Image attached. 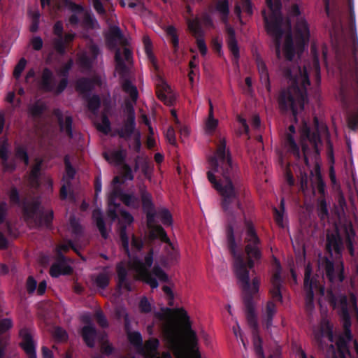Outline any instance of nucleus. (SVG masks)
Here are the masks:
<instances>
[{
	"instance_id": "nucleus-61",
	"label": "nucleus",
	"mask_w": 358,
	"mask_h": 358,
	"mask_svg": "<svg viewBox=\"0 0 358 358\" xmlns=\"http://www.w3.org/2000/svg\"><path fill=\"white\" fill-rule=\"evenodd\" d=\"M196 43L200 52L203 55H205L207 52V48L203 39L201 38H197Z\"/></svg>"
},
{
	"instance_id": "nucleus-36",
	"label": "nucleus",
	"mask_w": 358,
	"mask_h": 358,
	"mask_svg": "<svg viewBox=\"0 0 358 358\" xmlns=\"http://www.w3.org/2000/svg\"><path fill=\"white\" fill-rule=\"evenodd\" d=\"M42 161L39 159H36L35 160V164L33 166L31 173L29 176V181L31 185H35L37 184V178L38 176L41 165Z\"/></svg>"
},
{
	"instance_id": "nucleus-44",
	"label": "nucleus",
	"mask_w": 358,
	"mask_h": 358,
	"mask_svg": "<svg viewBox=\"0 0 358 358\" xmlns=\"http://www.w3.org/2000/svg\"><path fill=\"white\" fill-rule=\"evenodd\" d=\"M120 174L124 180H131L134 178V176L132 174L131 169L129 167V166L127 164H123V166L121 169Z\"/></svg>"
},
{
	"instance_id": "nucleus-4",
	"label": "nucleus",
	"mask_w": 358,
	"mask_h": 358,
	"mask_svg": "<svg viewBox=\"0 0 358 358\" xmlns=\"http://www.w3.org/2000/svg\"><path fill=\"white\" fill-rule=\"evenodd\" d=\"M328 299L344 320L345 334L334 340L332 326L327 320L321 322L320 325L314 329V338L316 343L322 348L328 347L326 358H348L350 357L347 342L351 339L349 327L351 316L358 317L356 296L351 294L349 298L341 294L335 295L332 292H328Z\"/></svg>"
},
{
	"instance_id": "nucleus-35",
	"label": "nucleus",
	"mask_w": 358,
	"mask_h": 358,
	"mask_svg": "<svg viewBox=\"0 0 358 358\" xmlns=\"http://www.w3.org/2000/svg\"><path fill=\"white\" fill-rule=\"evenodd\" d=\"M143 41L148 58L152 62L153 66L157 69L155 58L152 52V43L150 38L148 36H143Z\"/></svg>"
},
{
	"instance_id": "nucleus-55",
	"label": "nucleus",
	"mask_w": 358,
	"mask_h": 358,
	"mask_svg": "<svg viewBox=\"0 0 358 358\" xmlns=\"http://www.w3.org/2000/svg\"><path fill=\"white\" fill-rule=\"evenodd\" d=\"M178 129L180 135V138L182 139L187 138L189 134V129L187 126L181 124L180 123L178 124Z\"/></svg>"
},
{
	"instance_id": "nucleus-11",
	"label": "nucleus",
	"mask_w": 358,
	"mask_h": 358,
	"mask_svg": "<svg viewBox=\"0 0 358 358\" xmlns=\"http://www.w3.org/2000/svg\"><path fill=\"white\" fill-rule=\"evenodd\" d=\"M157 94L158 98L166 105H171L176 99L171 87L162 78H159L157 83Z\"/></svg>"
},
{
	"instance_id": "nucleus-13",
	"label": "nucleus",
	"mask_w": 358,
	"mask_h": 358,
	"mask_svg": "<svg viewBox=\"0 0 358 358\" xmlns=\"http://www.w3.org/2000/svg\"><path fill=\"white\" fill-rule=\"evenodd\" d=\"M326 271L329 280L332 282H341L344 278L343 265L341 262L334 265L332 262H326Z\"/></svg>"
},
{
	"instance_id": "nucleus-24",
	"label": "nucleus",
	"mask_w": 358,
	"mask_h": 358,
	"mask_svg": "<svg viewBox=\"0 0 358 358\" xmlns=\"http://www.w3.org/2000/svg\"><path fill=\"white\" fill-rule=\"evenodd\" d=\"M41 209L37 201L33 203H26L24 206V215L26 219L36 218L41 216Z\"/></svg>"
},
{
	"instance_id": "nucleus-45",
	"label": "nucleus",
	"mask_w": 358,
	"mask_h": 358,
	"mask_svg": "<svg viewBox=\"0 0 358 358\" xmlns=\"http://www.w3.org/2000/svg\"><path fill=\"white\" fill-rule=\"evenodd\" d=\"M152 274H153L160 281L166 282L168 280L167 275L159 266H155L153 268Z\"/></svg>"
},
{
	"instance_id": "nucleus-64",
	"label": "nucleus",
	"mask_w": 358,
	"mask_h": 358,
	"mask_svg": "<svg viewBox=\"0 0 358 358\" xmlns=\"http://www.w3.org/2000/svg\"><path fill=\"white\" fill-rule=\"evenodd\" d=\"M275 211V220L277 222V224L280 226L283 227V213L279 212L276 208H274Z\"/></svg>"
},
{
	"instance_id": "nucleus-7",
	"label": "nucleus",
	"mask_w": 358,
	"mask_h": 358,
	"mask_svg": "<svg viewBox=\"0 0 358 358\" xmlns=\"http://www.w3.org/2000/svg\"><path fill=\"white\" fill-rule=\"evenodd\" d=\"M321 144L320 138L317 133L310 134V131L306 124L301 129V146L303 152L304 159L307 166H310V161L315 166V173L310 171L313 180L317 183L319 191L324 192V185L321 179L320 167L318 164L319 152L318 146Z\"/></svg>"
},
{
	"instance_id": "nucleus-27",
	"label": "nucleus",
	"mask_w": 358,
	"mask_h": 358,
	"mask_svg": "<svg viewBox=\"0 0 358 358\" xmlns=\"http://www.w3.org/2000/svg\"><path fill=\"white\" fill-rule=\"evenodd\" d=\"M276 308L275 304L272 301H268L265 308L262 310V317L266 322L267 327L270 326L272 317L275 313Z\"/></svg>"
},
{
	"instance_id": "nucleus-51",
	"label": "nucleus",
	"mask_w": 358,
	"mask_h": 358,
	"mask_svg": "<svg viewBox=\"0 0 358 358\" xmlns=\"http://www.w3.org/2000/svg\"><path fill=\"white\" fill-rule=\"evenodd\" d=\"M166 31L168 35L171 36V41L174 47H177L178 45V38L176 35V29L173 27H168L166 29Z\"/></svg>"
},
{
	"instance_id": "nucleus-43",
	"label": "nucleus",
	"mask_w": 358,
	"mask_h": 358,
	"mask_svg": "<svg viewBox=\"0 0 358 358\" xmlns=\"http://www.w3.org/2000/svg\"><path fill=\"white\" fill-rule=\"evenodd\" d=\"M97 129L104 134H108L110 130V125L108 119L102 117L101 122L97 124Z\"/></svg>"
},
{
	"instance_id": "nucleus-52",
	"label": "nucleus",
	"mask_w": 358,
	"mask_h": 358,
	"mask_svg": "<svg viewBox=\"0 0 358 358\" xmlns=\"http://www.w3.org/2000/svg\"><path fill=\"white\" fill-rule=\"evenodd\" d=\"M53 336L59 341H64L67 338L66 332L59 327H56L54 329Z\"/></svg>"
},
{
	"instance_id": "nucleus-31",
	"label": "nucleus",
	"mask_w": 358,
	"mask_h": 358,
	"mask_svg": "<svg viewBox=\"0 0 358 358\" xmlns=\"http://www.w3.org/2000/svg\"><path fill=\"white\" fill-rule=\"evenodd\" d=\"M92 218L103 238L107 237V232L105 228L104 222L102 217V213L100 209H96L93 211Z\"/></svg>"
},
{
	"instance_id": "nucleus-26",
	"label": "nucleus",
	"mask_w": 358,
	"mask_h": 358,
	"mask_svg": "<svg viewBox=\"0 0 358 358\" xmlns=\"http://www.w3.org/2000/svg\"><path fill=\"white\" fill-rule=\"evenodd\" d=\"M327 248L330 253L333 252L337 254L340 253L341 240L337 234H327Z\"/></svg>"
},
{
	"instance_id": "nucleus-48",
	"label": "nucleus",
	"mask_w": 358,
	"mask_h": 358,
	"mask_svg": "<svg viewBox=\"0 0 358 358\" xmlns=\"http://www.w3.org/2000/svg\"><path fill=\"white\" fill-rule=\"evenodd\" d=\"M139 308L141 312L149 313L152 310V304L147 298L143 297L139 302Z\"/></svg>"
},
{
	"instance_id": "nucleus-14",
	"label": "nucleus",
	"mask_w": 358,
	"mask_h": 358,
	"mask_svg": "<svg viewBox=\"0 0 358 358\" xmlns=\"http://www.w3.org/2000/svg\"><path fill=\"white\" fill-rule=\"evenodd\" d=\"M159 341L153 338L147 341L143 348V352L145 358H171L169 352H164L162 356L157 352Z\"/></svg>"
},
{
	"instance_id": "nucleus-57",
	"label": "nucleus",
	"mask_w": 358,
	"mask_h": 358,
	"mask_svg": "<svg viewBox=\"0 0 358 358\" xmlns=\"http://www.w3.org/2000/svg\"><path fill=\"white\" fill-rule=\"evenodd\" d=\"M189 30L194 34L199 33V24L197 20H193L188 22Z\"/></svg>"
},
{
	"instance_id": "nucleus-10",
	"label": "nucleus",
	"mask_w": 358,
	"mask_h": 358,
	"mask_svg": "<svg viewBox=\"0 0 358 358\" xmlns=\"http://www.w3.org/2000/svg\"><path fill=\"white\" fill-rule=\"evenodd\" d=\"M116 69L115 71L120 76H124L131 64V52L125 46L118 49L115 53Z\"/></svg>"
},
{
	"instance_id": "nucleus-22",
	"label": "nucleus",
	"mask_w": 358,
	"mask_h": 358,
	"mask_svg": "<svg viewBox=\"0 0 358 358\" xmlns=\"http://www.w3.org/2000/svg\"><path fill=\"white\" fill-rule=\"evenodd\" d=\"M104 155L106 160L110 164L120 165L124 162L127 156V152L125 150H121L105 153Z\"/></svg>"
},
{
	"instance_id": "nucleus-18",
	"label": "nucleus",
	"mask_w": 358,
	"mask_h": 358,
	"mask_svg": "<svg viewBox=\"0 0 358 358\" xmlns=\"http://www.w3.org/2000/svg\"><path fill=\"white\" fill-rule=\"evenodd\" d=\"M61 131L67 135L69 137L72 136V118L67 113H63L59 110L55 111Z\"/></svg>"
},
{
	"instance_id": "nucleus-40",
	"label": "nucleus",
	"mask_w": 358,
	"mask_h": 358,
	"mask_svg": "<svg viewBox=\"0 0 358 358\" xmlns=\"http://www.w3.org/2000/svg\"><path fill=\"white\" fill-rule=\"evenodd\" d=\"M158 217L161 222L167 226L172 225L173 220L170 212L166 209H162L158 212Z\"/></svg>"
},
{
	"instance_id": "nucleus-54",
	"label": "nucleus",
	"mask_w": 358,
	"mask_h": 358,
	"mask_svg": "<svg viewBox=\"0 0 358 358\" xmlns=\"http://www.w3.org/2000/svg\"><path fill=\"white\" fill-rule=\"evenodd\" d=\"M12 327V322L10 319H4L0 321V334L8 330Z\"/></svg>"
},
{
	"instance_id": "nucleus-9",
	"label": "nucleus",
	"mask_w": 358,
	"mask_h": 358,
	"mask_svg": "<svg viewBox=\"0 0 358 358\" xmlns=\"http://www.w3.org/2000/svg\"><path fill=\"white\" fill-rule=\"evenodd\" d=\"M312 268L310 264H308L305 268L304 288L306 292V306L308 310H311L313 307V292L317 287L322 295L324 294V289L322 286L317 285L315 280L310 278Z\"/></svg>"
},
{
	"instance_id": "nucleus-59",
	"label": "nucleus",
	"mask_w": 358,
	"mask_h": 358,
	"mask_svg": "<svg viewBox=\"0 0 358 358\" xmlns=\"http://www.w3.org/2000/svg\"><path fill=\"white\" fill-rule=\"evenodd\" d=\"M100 101L98 96H94L89 101V108L95 110L99 106Z\"/></svg>"
},
{
	"instance_id": "nucleus-12",
	"label": "nucleus",
	"mask_w": 358,
	"mask_h": 358,
	"mask_svg": "<svg viewBox=\"0 0 358 358\" xmlns=\"http://www.w3.org/2000/svg\"><path fill=\"white\" fill-rule=\"evenodd\" d=\"M55 79L52 73L48 69H45L42 74L41 86L45 90L55 91L56 93H60L66 87L67 81L63 78L61 80L58 87H55Z\"/></svg>"
},
{
	"instance_id": "nucleus-30",
	"label": "nucleus",
	"mask_w": 358,
	"mask_h": 358,
	"mask_svg": "<svg viewBox=\"0 0 358 358\" xmlns=\"http://www.w3.org/2000/svg\"><path fill=\"white\" fill-rule=\"evenodd\" d=\"M72 10L74 13L71 16L69 19V22L71 24H76L79 20L87 17L88 16L87 11L84 10V8L80 6H72Z\"/></svg>"
},
{
	"instance_id": "nucleus-29",
	"label": "nucleus",
	"mask_w": 358,
	"mask_h": 358,
	"mask_svg": "<svg viewBox=\"0 0 358 358\" xmlns=\"http://www.w3.org/2000/svg\"><path fill=\"white\" fill-rule=\"evenodd\" d=\"M227 32L229 34V41H228V46L229 48L235 57V59H238L239 57V50L237 45V42L234 38V30L231 27L227 28Z\"/></svg>"
},
{
	"instance_id": "nucleus-33",
	"label": "nucleus",
	"mask_w": 358,
	"mask_h": 358,
	"mask_svg": "<svg viewBox=\"0 0 358 358\" xmlns=\"http://www.w3.org/2000/svg\"><path fill=\"white\" fill-rule=\"evenodd\" d=\"M110 273L106 269L96 276L94 279V285L99 288H105L109 282Z\"/></svg>"
},
{
	"instance_id": "nucleus-53",
	"label": "nucleus",
	"mask_w": 358,
	"mask_h": 358,
	"mask_svg": "<svg viewBox=\"0 0 358 358\" xmlns=\"http://www.w3.org/2000/svg\"><path fill=\"white\" fill-rule=\"evenodd\" d=\"M15 158L18 160L23 161L26 165L28 164V156L23 148L17 149L15 154Z\"/></svg>"
},
{
	"instance_id": "nucleus-42",
	"label": "nucleus",
	"mask_w": 358,
	"mask_h": 358,
	"mask_svg": "<svg viewBox=\"0 0 358 358\" xmlns=\"http://www.w3.org/2000/svg\"><path fill=\"white\" fill-rule=\"evenodd\" d=\"M128 338L132 345L138 348L141 347L142 337L138 332H129Z\"/></svg>"
},
{
	"instance_id": "nucleus-50",
	"label": "nucleus",
	"mask_w": 358,
	"mask_h": 358,
	"mask_svg": "<svg viewBox=\"0 0 358 358\" xmlns=\"http://www.w3.org/2000/svg\"><path fill=\"white\" fill-rule=\"evenodd\" d=\"M261 340L259 336H255L254 337V346L257 355L259 358H264L263 350L261 345Z\"/></svg>"
},
{
	"instance_id": "nucleus-32",
	"label": "nucleus",
	"mask_w": 358,
	"mask_h": 358,
	"mask_svg": "<svg viewBox=\"0 0 358 358\" xmlns=\"http://www.w3.org/2000/svg\"><path fill=\"white\" fill-rule=\"evenodd\" d=\"M8 145L6 142H3L0 146V158L3 161V165L6 170L11 171L14 169L15 166L13 164L8 163Z\"/></svg>"
},
{
	"instance_id": "nucleus-1",
	"label": "nucleus",
	"mask_w": 358,
	"mask_h": 358,
	"mask_svg": "<svg viewBox=\"0 0 358 358\" xmlns=\"http://www.w3.org/2000/svg\"><path fill=\"white\" fill-rule=\"evenodd\" d=\"M268 9L263 11L266 27L268 33L276 41V52L278 58L287 60V69L284 71V76L289 84L288 88L282 92L279 104L282 109H290L295 115L303 109L307 99V87L310 85L308 74L313 72L317 80L320 79V67L317 59L313 61L310 68L306 64L292 63L295 54L299 53L303 45L308 41L310 31L307 22L300 18L296 26V41L294 45L290 36V23L282 19L280 13V2L279 0H266Z\"/></svg>"
},
{
	"instance_id": "nucleus-8",
	"label": "nucleus",
	"mask_w": 358,
	"mask_h": 358,
	"mask_svg": "<svg viewBox=\"0 0 358 358\" xmlns=\"http://www.w3.org/2000/svg\"><path fill=\"white\" fill-rule=\"evenodd\" d=\"M120 178L115 176L112 182L113 192L108 196V208L107 215L112 221H114L117 217V205L115 203L117 198H120L122 202L129 207L135 208L138 206V201L137 198L133 194L120 193L116 190L117 185L121 183Z\"/></svg>"
},
{
	"instance_id": "nucleus-41",
	"label": "nucleus",
	"mask_w": 358,
	"mask_h": 358,
	"mask_svg": "<svg viewBox=\"0 0 358 358\" xmlns=\"http://www.w3.org/2000/svg\"><path fill=\"white\" fill-rule=\"evenodd\" d=\"M124 90L128 93L133 102H135L138 97V92L136 88L129 81H125L123 83Z\"/></svg>"
},
{
	"instance_id": "nucleus-6",
	"label": "nucleus",
	"mask_w": 358,
	"mask_h": 358,
	"mask_svg": "<svg viewBox=\"0 0 358 358\" xmlns=\"http://www.w3.org/2000/svg\"><path fill=\"white\" fill-rule=\"evenodd\" d=\"M134 221L133 217L126 211H121L119 218V225L120 229V236L122 245L129 257V266L130 269L133 270L138 279L148 283L152 288H157L158 283L157 280L152 277V274L148 271L152 263V255L148 254L145 257V263L136 259L135 252L139 251L142 248L143 243L141 240L137 239L133 235L131 236V252L129 248V237L126 234L125 229L127 225H130Z\"/></svg>"
},
{
	"instance_id": "nucleus-23",
	"label": "nucleus",
	"mask_w": 358,
	"mask_h": 358,
	"mask_svg": "<svg viewBox=\"0 0 358 358\" xmlns=\"http://www.w3.org/2000/svg\"><path fill=\"white\" fill-rule=\"evenodd\" d=\"M71 271L72 269L69 265L64 262H61L51 266L50 273L52 277H58L60 275L69 274Z\"/></svg>"
},
{
	"instance_id": "nucleus-49",
	"label": "nucleus",
	"mask_w": 358,
	"mask_h": 358,
	"mask_svg": "<svg viewBox=\"0 0 358 358\" xmlns=\"http://www.w3.org/2000/svg\"><path fill=\"white\" fill-rule=\"evenodd\" d=\"M113 39L120 45H124V39L122 38L120 29L115 27L111 30Z\"/></svg>"
},
{
	"instance_id": "nucleus-38",
	"label": "nucleus",
	"mask_w": 358,
	"mask_h": 358,
	"mask_svg": "<svg viewBox=\"0 0 358 358\" xmlns=\"http://www.w3.org/2000/svg\"><path fill=\"white\" fill-rule=\"evenodd\" d=\"M216 10L221 15L224 21L227 20L229 14V3L227 0L220 1L216 6Z\"/></svg>"
},
{
	"instance_id": "nucleus-63",
	"label": "nucleus",
	"mask_w": 358,
	"mask_h": 358,
	"mask_svg": "<svg viewBox=\"0 0 358 358\" xmlns=\"http://www.w3.org/2000/svg\"><path fill=\"white\" fill-rule=\"evenodd\" d=\"M94 9L99 14L103 15L105 13V9L100 2L99 0H92Z\"/></svg>"
},
{
	"instance_id": "nucleus-37",
	"label": "nucleus",
	"mask_w": 358,
	"mask_h": 358,
	"mask_svg": "<svg viewBox=\"0 0 358 358\" xmlns=\"http://www.w3.org/2000/svg\"><path fill=\"white\" fill-rule=\"evenodd\" d=\"M242 8L239 4H236L235 7V13L238 17H240L241 13L243 10L248 15H250L252 13V9L250 0H241Z\"/></svg>"
},
{
	"instance_id": "nucleus-47",
	"label": "nucleus",
	"mask_w": 358,
	"mask_h": 358,
	"mask_svg": "<svg viewBox=\"0 0 358 358\" xmlns=\"http://www.w3.org/2000/svg\"><path fill=\"white\" fill-rule=\"evenodd\" d=\"M92 83L86 79L80 80L77 83V89L81 92L89 90L92 87Z\"/></svg>"
},
{
	"instance_id": "nucleus-39",
	"label": "nucleus",
	"mask_w": 358,
	"mask_h": 358,
	"mask_svg": "<svg viewBox=\"0 0 358 358\" xmlns=\"http://www.w3.org/2000/svg\"><path fill=\"white\" fill-rule=\"evenodd\" d=\"M257 65L262 80L266 84H268V74L264 62L262 59H257Z\"/></svg>"
},
{
	"instance_id": "nucleus-60",
	"label": "nucleus",
	"mask_w": 358,
	"mask_h": 358,
	"mask_svg": "<svg viewBox=\"0 0 358 358\" xmlns=\"http://www.w3.org/2000/svg\"><path fill=\"white\" fill-rule=\"evenodd\" d=\"M348 126L353 130L358 128V114L352 115L349 118Z\"/></svg>"
},
{
	"instance_id": "nucleus-20",
	"label": "nucleus",
	"mask_w": 358,
	"mask_h": 358,
	"mask_svg": "<svg viewBox=\"0 0 358 358\" xmlns=\"http://www.w3.org/2000/svg\"><path fill=\"white\" fill-rule=\"evenodd\" d=\"M148 227L150 230V235L153 238H158L162 241L167 242L169 238L164 229L154 224V217L150 213L148 214Z\"/></svg>"
},
{
	"instance_id": "nucleus-3",
	"label": "nucleus",
	"mask_w": 358,
	"mask_h": 358,
	"mask_svg": "<svg viewBox=\"0 0 358 358\" xmlns=\"http://www.w3.org/2000/svg\"><path fill=\"white\" fill-rule=\"evenodd\" d=\"M157 318L164 320L163 338L176 358H202L198 350V338L191 328L187 313L183 308H164L155 313Z\"/></svg>"
},
{
	"instance_id": "nucleus-62",
	"label": "nucleus",
	"mask_w": 358,
	"mask_h": 358,
	"mask_svg": "<svg viewBox=\"0 0 358 358\" xmlns=\"http://www.w3.org/2000/svg\"><path fill=\"white\" fill-rule=\"evenodd\" d=\"M31 45L34 50H39L43 47V41L40 37H34L31 40Z\"/></svg>"
},
{
	"instance_id": "nucleus-56",
	"label": "nucleus",
	"mask_w": 358,
	"mask_h": 358,
	"mask_svg": "<svg viewBox=\"0 0 358 358\" xmlns=\"http://www.w3.org/2000/svg\"><path fill=\"white\" fill-rule=\"evenodd\" d=\"M166 137L168 141L172 144H176V135L175 131L172 127H169L166 132Z\"/></svg>"
},
{
	"instance_id": "nucleus-17",
	"label": "nucleus",
	"mask_w": 358,
	"mask_h": 358,
	"mask_svg": "<svg viewBox=\"0 0 358 358\" xmlns=\"http://www.w3.org/2000/svg\"><path fill=\"white\" fill-rule=\"evenodd\" d=\"M276 271L273 273L272 278H271V294L272 295V297L278 301H281L282 296H281V276H280V264L278 262H276Z\"/></svg>"
},
{
	"instance_id": "nucleus-46",
	"label": "nucleus",
	"mask_w": 358,
	"mask_h": 358,
	"mask_svg": "<svg viewBox=\"0 0 358 358\" xmlns=\"http://www.w3.org/2000/svg\"><path fill=\"white\" fill-rule=\"evenodd\" d=\"M26 64H27V61L25 59L22 58L19 61V62L16 65V66L14 69V72H13V75L16 78H18L20 76L22 72L23 71V70L24 69V68L26 66Z\"/></svg>"
},
{
	"instance_id": "nucleus-58",
	"label": "nucleus",
	"mask_w": 358,
	"mask_h": 358,
	"mask_svg": "<svg viewBox=\"0 0 358 358\" xmlns=\"http://www.w3.org/2000/svg\"><path fill=\"white\" fill-rule=\"evenodd\" d=\"M36 281L32 278L29 277L27 281V288L29 293H33L36 289Z\"/></svg>"
},
{
	"instance_id": "nucleus-34",
	"label": "nucleus",
	"mask_w": 358,
	"mask_h": 358,
	"mask_svg": "<svg viewBox=\"0 0 358 358\" xmlns=\"http://www.w3.org/2000/svg\"><path fill=\"white\" fill-rule=\"evenodd\" d=\"M218 120L214 115H208L204 122V131L206 134H213L218 126Z\"/></svg>"
},
{
	"instance_id": "nucleus-19",
	"label": "nucleus",
	"mask_w": 358,
	"mask_h": 358,
	"mask_svg": "<svg viewBox=\"0 0 358 358\" xmlns=\"http://www.w3.org/2000/svg\"><path fill=\"white\" fill-rule=\"evenodd\" d=\"M66 171L62 179V186L60 190V196L62 199L67 197V190L70 187V180L73 178L75 174L74 169L71 167L69 160L65 159Z\"/></svg>"
},
{
	"instance_id": "nucleus-21",
	"label": "nucleus",
	"mask_w": 358,
	"mask_h": 358,
	"mask_svg": "<svg viewBox=\"0 0 358 358\" xmlns=\"http://www.w3.org/2000/svg\"><path fill=\"white\" fill-rule=\"evenodd\" d=\"M127 271L122 263L117 266L118 286L120 288L130 291L132 289L131 283L127 279Z\"/></svg>"
},
{
	"instance_id": "nucleus-25",
	"label": "nucleus",
	"mask_w": 358,
	"mask_h": 358,
	"mask_svg": "<svg viewBox=\"0 0 358 358\" xmlns=\"http://www.w3.org/2000/svg\"><path fill=\"white\" fill-rule=\"evenodd\" d=\"M289 133L287 135V142H286V146L287 147V149L292 152L296 157H300L299 154V149L296 144L294 139L292 136V134L295 133V129L294 127L291 125L289 127Z\"/></svg>"
},
{
	"instance_id": "nucleus-2",
	"label": "nucleus",
	"mask_w": 358,
	"mask_h": 358,
	"mask_svg": "<svg viewBox=\"0 0 358 358\" xmlns=\"http://www.w3.org/2000/svg\"><path fill=\"white\" fill-rule=\"evenodd\" d=\"M208 179L222 197V208L229 217L243 215L240 198L244 187L237 166L231 161L226 149V141L220 138L215 157L209 161Z\"/></svg>"
},
{
	"instance_id": "nucleus-5",
	"label": "nucleus",
	"mask_w": 358,
	"mask_h": 358,
	"mask_svg": "<svg viewBox=\"0 0 358 358\" xmlns=\"http://www.w3.org/2000/svg\"><path fill=\"white\" fill-rule=\"evenodd\" d=\"M247 232L245 236V252L248 255L246 264L243 257L235 256L234 263V273L238 279V282L243 291V298L248 307L252 303L253 299L259 296L260 279L257 276H252L250 280L248 268L253 267L252 258L257 259L260 257V253L257 247L259 239L252 226L247 223Z\"/></svg>"
},
{
	"instance_id": "nucleus-28",
	"label": "nucleus",
	"mask_w": 358,
	"mask_h": 358,
	"mask_svg": "<svg viewBox=\"0 0 358 358\" xmlns=\"http://www.w3.org/2000/svg\"><path fill=\"white\" fill-rule=\"evenodd\" d=\"M96 336L95 328L93 325L85 326L83 329V337L86 344L90 346H94V341Z\"/></svg>"
},
{
	"instance_id": "nucleus-15",
	"label": "nucleus",
	"mask_w": 358,
	"mask_h": 358,
	"mask_svg": "<svg viewBox=\"0 0 358 358\" xmlns=\"http://www.w3.org/2000/svg\"><path fill=\"white\" fill-rule=\"evenodd\" d=\"M127 120L119 131L121 137L128 138L133 133L135 127V115L132 106L127 107Z\"/></svg>"
},
{
	"instance_id": "nucleus-16",
	"label": "nucleus",
	"mask_w": 358,
	"mask_h": 358,
	"mask_svg": "<svg viewBox=\"0 0 358 358\" xmlns=\"http://www.w3.org/2000/svg\"><path fill=\"white\" fill-rule=\"evenodd\" d=\"M22 338L21 346L29 358H36L35 345L30 332L27 329H22L20 332Z\"/></svg>"
}]
</instances>
